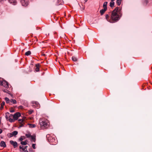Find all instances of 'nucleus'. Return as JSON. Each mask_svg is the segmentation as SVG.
<instances>
[{"label": "nucleus", "instance_id": "nucleus-1", "mask_svg": "<svg viewBox=\"0 0 152 152\" xmlns=\"http://www.w3.org/2000/svg\"><path fill=\"white\" fill-rule=\"evenodd\" d=\"M121 10V8L117 7L113 10L111 17L112 20L116 22L120 19V17L117 13L120 14Z\"/></svg>", "mask_w": 152, "mask_h": 152}, {"label": "nucleus", "instance_id": "nucleus-2", "mask_svg": "<svg viewBox=\"0 0 152 152\" xmlns=\"http://www.w3.org/2000/svg\"><path fill=\"white\" fill-rule=\"evenodd\" d=\"M47 120H40L39 121L40 125L41 127L44 128H46L48 125V122Z\"/></svg>", "mask_w": 152, "mask_h": 152}, {"label": "nucleus", "instance_id": "nucleus-3", "mask_svg": "<svg viewBox=\"0 0 152 152\" xmlns=\"http://www.w3.org/2000/svg\"><path fill=\"white\" fill-rule=\"evenodd\" d=\"M20 113L19 112H17L15 113L13 115V117L14 119L17 120L18 119V118L20 116Z\"/></svg>", "mask_w": 152, "mask_h": 152}, {"label": "nucleus", "instance_id": "nucleus-4", "mask_svg": "<svg viewBox=\"0 0 152 152\" xmlns=\"http://www.w3.org/2000/svg\"><path fill=\"white\" fill-rule=\"evenodd\" d=\"M2 86L7 88H8L9 87L8 83L5 80H3L2 81Z\"/></svg>", "mask_w": 152, "mask_h": 152}, {"label": "nucleus", "instance_id": "nucleus-5", "mask_svg": "<svg viewBox=\"0 0 152 152\" xmlns=\"http://www.w3.org/2000/svg\"><path fill=\"white\" fill-rule=\"evenodd\" d=\"M10 144L13 145L14 148H16L18 145V143L16 142H14L12 140H11L10 141Z\"/></svg>", "mask_w": 152, "mask_h": 152}, {"label": "nucleus", "instance_id": "nucleus-6", "mask_svg": "<svg viewBox=\"0 0 152 152\" xmlns=\"http://www.w3.org/2000/svg\"><path fill=\"white\" fill-rule=\"evenodd\" d=\"M18 134V132L17 131H15L12 132L11 133L9 134L10 135V137H11L13 136H15L17 135Z\"/></svg>", "mask_w": 152, "mask_h": 152}, {"label": "nucleus", "instance_id": "nucleus-7", "mask_svg": "<svg viewBox=\"0 0 152 152\" xmlns=\"http://www.w3.org/2000/svg\"><path fill=\"white\" fill-rule=\"evenodd\" d=\"M8 1L10 3L12 4L13 5H15L17 3L16 0H8Z\"/></svg>", "mask_w": 152, "mask_h": 152}, {"label": "nucleus", "instance_id": "nucleus-8", "mask_svg": "<svg viewBox=\"0 0 152 152\" xmlns=\"http://www.w3.org/2000/svg\"><path fill=\"white\" fill-rule=\"evenodd\" d=\"M0 146L4 148L6 146L5 142L3 141H1L0 142Z\"/></svg>", "mask_w": 152, "mask_h": 152}, {"label": "nucleus", "instance_id": "nucleus-9", "mask_svg": "<svg viewBox=\"0 0 152 152\" xmlns=\"http://www.w3.org/2000/svg\"><path fill=\"white\" fill-rule=\"evenodd\" d=\"M36 68L35 70L36 72H38L39 70V64H37L36 65Z\"/></svg>", "mask_w": 152, "mask_h": 152}, {"label": "nucleus", "instance_id": "nucleus-10", "mask_svg": "<svg viewBox=\"0 0 152 152\" xmlns=\"http://www.w3.org/2000/svg\"><path fill=\"white\" fill-rule=\"evenodd\" d=\"M107 10V9L104 8V9L101 10L100 11V12L101 14V15H103L105 12V11Z\"/></svg>", "mask_w": 152, "mask_h": 152}, {"label": "nucleus", "instance_id": "nucleus-11", "mask_svg": "<svg viewBox=\"0 0 152 152\" xmlns=\"http://www.w3.org/2000/svg\"><path fill=\"white\" fill-rule=\"evenodd\" d=\"M107 2H106V1L104 3L103 7L104 8H105V9H107Z\"/></svg>", "mask_w": 152, "mask_h": 152}, {"label": "nucleus", "instance_id": "nucleus-12", "mask_svg": "<svg viewBox=\"0 0 152 152\" xmlns=\"http://www.w3.org/2000/svg\"><path fill=\"white\" fill-rule=\"evenodd\" d=\"M114 2L113 1H111L110 3V6L111 7H113L114 6Z\"/></svg>", "mask_w": 152, "mask_h": 152}, {"label": "nucleus", "instance_id": "nucleus-13", "mask_svg": "<svg viewBox=\"0 0 152 152\" xmlns=\"http://www.w3.org/2000/svg\"><path fill=\"white\" fill-rule=\"evenodd\" d=\"M28 125L29 126V127L30 128H34L36 127V125L34 124H28Z\"/></svg>", "mask_w": 152, "mask_h": 152}, {"label": "nucleus", "instance_id": "nucleus-14", "mask_svg": "<svg viewBox=\"0 0 152 152\" xmlns=\"http://www.w3.org/2000/svg\"><path fill=\"white\" fill-rule=\"evenodd\" d=\"M72 59L74 61H77V58L75 56H73L72 57Z\"/></svg>", "mask_w": 152, "mask_h": 152}, {"label": "nucleus", "instance_id": "nucleus-15", "mask_svg": "<svg viewBox=\"0 0 152 152\" xmlns=\"http://www.w3.org/2000/svg\"><path fill=\"white\" fill-rule=\"evenodd\" d=\"M122 0H117L116 3L118 6H120Z\"/></svg>", "mask_w": 152, "mask_h": 152}, {"label": "nucleus", "instance_id": "nucleus-16", "mask_svg": "<svg viewBox=\"0 0 152 152\" xmlns=\"http://www.w3.org/2000/svg\"><path fill=\"white\" fill-rule=\"evenodd\" d=\"M31 141H33L34 142H35L36 141L35 137L32 136H31Z\"/></svg>", "mask_w": 152, "mask_h": 152}, {"label": "nucleus", "instance_id": "nucleus-17", "mask_svg": "<svg viewBox=\"0 0 152 152\" xmlns=\"http://www.w3.org/2000/svg\"><path fill=\"white\" fill-rule=\"evenodd\" d=\"M10 101L13 104H16L17 103V102L16 100L15 99H11L10 100Z\"/></svg>", "mask_w": 152, "mask_h": 152}, {"label": "nucleus", "instance_id": "nucleus-18", "mask_svg": "<svg viewBox=\"0 0 152 152\" xmlns=\"http://www.w3.org/2000/svg\"><path fill=\"white\" fill-rule=\"evenodd\" d=\"M9 115H10V113L8 112H7L6 113L5 117V118H6V119L8 120L9 119Z\"/></svg>", "mask_w": 152, "mask_h": 152}, {"label": "nucleus", "instance_id": "nucleus-19", "mask_svg": "<svg viewBox=\"0 0 152 152\" xmlns=\"http://www.w3.org/2000/svg\"><path fill=\"white\" fill-rule=\"evenodd\" d=\"M5 100L7 103H10V100L7 97H5Z\"/></svg>", "mask_w": 152, "mask_h": 152}, {"label": "nucleus", "instance_id": "nucleus-20", "mask_svg": "<svg viewBox=\"0 0 152 152\" xmlns=\"http://www.w3.org/2000/svg\"><path fill=\"white\" fill-rule=\"evenodd\" d=\"M31 54V52L29 50L28 51L26 52L25 53V55L27 56H28L30 55Z\"/></svg>", "mask_w": 152, "mask_h": 152}, {"label": "nucleus", "instance_id": "nucleus-21", "mask_svg": "<svg viewBox=\"0 0 152 152\" xmlns=\"http://www.w3.org/2000/svg\"><path fill=\"white\" fill-rule=\"evenodd\" d=\"M20 144L22 145H26L27 144V141H21L20 142Z\"/></svg>", "mask_w": 152, "mask_h": 152}, {"label": "nucleus", "instance_id": "nucleus-22", "mask_svg": "<svg viewBox=\"0 0 152 152\" xmlns=\"http://www.w3.org/2000/svg\"><path fill=\"white\" fill-rule=\"evenodd\" d=\"M49 140H50L51 142H53L55 140V138H52L51 137H50Z\"/></svg>", "mask_w": 152, "mask_h": 152}, {"label": "nucleus", "instance_id": "nucleus-23", "mask_svg": "<svg viewBox=\"0 0 152 152\" xmlns=\"http://www.w3.org/2000/svg\"><path fill=\"white\" fill-rule=\"evenodd\" d=\"M25 118H23L22 119H19L18 120V121H19V122L20 123H21L23 121H24Z\"/></svg>", "mask_w": 152, "mask_h": 152}, {"label": "nucleus", "instance_id": "nucleus-24", "mask_svg": "<svg viewBox=\"0 0 152 152\" xmlns=\"http://www.w3.org/2000/svg\"><path fill=\"white\" fill-rule=\"evenodd\" d=\"M15 119H14V118H13V119L11 118H9V121L10 122H14L15 121Z\"/></svg>", "mask_w": 152, "mask_h": 152}, {"label": "nucleus", "instance_id": "nucleus-25", "mask_svg": "<svg viewBox=\"0 0 152 152\" xmlns=\"http://www.w3.org/2000/svg\"><path fill=\"white\" fill-rule=\"evenodd\" d=\"M20 150H22L23 151H24L25 150V148H24L22 146H20L19 147Z\"/></svg>", "mask_w": 152, "mask_h": 152}, {"label": "nucleus", "instance_id": "nucleus-26", "mask_svg": "<svg viewBox=\"0 0 152 152\" xmlns=\"http://www.w3.org/2000/svg\"><path fill=\"white\" fill-rule=\"evenodd\" d=\"M148 3V0H144V4L145 5H146Z\"/></svg>", "mask_w": 152, "mask_h": 152}, {"label": "nucleus", "instance_id": "nucleus-27", "mask_svg": "<svg viewBox=\"0 0 152 152\" xmlns=\"http://www.w3.org/2000/svg\"><path fill=\"white\" fill-rule=\"evenodd\" d=\"M23 137H24V136H21L20 138L19 139V140L20 141H22L24 139L23 138Z\"/></svg>", "mask_w": 152, "mask_h": 152}, {"label": "nucleus", "instance_id": "nucleus-28", "mask_svg": "<svg viewBox=\"0 0 152 152\" xmlns=\"http://www.w3.org/2000/svg\"><path fill=\"white\" fill-rule=\"evenodd\" d=\"M26 136L27 138H29L31 136L30 134H26Z\"/></svg>", "mask_w": 152, "mask_h": 152}, {"label": "nucleus", "instance_id": "nucleus-29", "mask_svg": "<svg viewBox=\"0 0 152 152\" xmlns=\"http://www.w3.org/2000/svg\"><path fill=\"white\" fill-rule=\"evenodd\" d=\"M33 112V110H31L28 111V113L30 114H32Z\"/></svg>", "mask_w": 152, "mask_h": 152}, {"label": "nucleus", "instance_id": "nucleus-30", "mask_svg": "<svg viewBox=\"0 0 152 152\" xmlns=\"http://www.w3.org/2000/svg\"><path fill=\"white\" fill-rule=\"evenodd\" d=\"M5 104V102H2L1 103V106L2 107V108L3 107V105H4Z\"/></svg>", "mask_w": 152, "mask_h": 152}, {"label": "nucleus", "instance_id": "nucleus-31", "mask_svg": "<svg viewBox=\"0 0 152 152\" xmlns=\"http://www.w3.org/2000/svg\"><path fill=\"white\" fill-rule=\"evenodd\" d=\"M35 145H36L35 144H32V148H33L34 149H35L36 148Z\"/></svg>", "mask_w": 152, "mask_h": 152}, {"label": "nucleus", "instance_id": "nucleus-32", "mask_svg": "<svg viewBox=\"0 0 152 152\" xmlns=\"http://www.w3.org/2000/svg\"><path fill=\"white\" fill-rule=\"evenodd\" d=\"M2 91L4 92H7L8 90L6 89H4L2 90Z\"/></svg>", "mask_w": 152, "mask_h": 152}, {"label": "nucleus", "instance_id": "nucleus-33", "mask_svg": "<svg viewBox=\"0 0 152 152\" xmlns=\"http://www.w3.org/2000/svg\"><path fill=\"white\" fill-rule=\"evenodd\" d=\"M10 112L11 113H13L15 111V110L14 109H11L10 110Z\"/></svg>", "mask_w": 152, "mask_h": 152}, {"label": "nucleus", "instance_id": "nucleus-34", "mask_svg": "<svg viewBox=\"0 0 152 152\" xmlns=\"http://www.w3.org/2000/svg\"><path fill=\"white\" fill-rule=\"evenodd\" d=\"M13 115H11V114H10V115H9V118H11L12 117H13Z\"/></svg>", "mask_w": 152, "mask_h": 152}, {"label": "nucleus", "instance_id": "nucleus-35", "mask_svg": "<svg viewBox=\"0 0 152 152\" xmlns=\"http://www.w3.org/2000/svg\"><path fill=\"white\" fill-rule=\"evenodd\" d=\"M20 126H19V128L22 127L23 126V124L20 123Z\"/></svg>", "mask_w": 152, "mask_h": 152}, {"label": "nucleus", "instance_id": "nucleus-36", "mask_svg": "<svg viewBox=\"0 0 152 152\" xmlns=\"http://www.w3.org/2000/svg\"><path fill=\"white\" fill-rule=\"evenodd\" d=\"M108 17H109V15L108 14L106 15L105 18L107 19V18H108Z\"/></svg>", "mask_w": 152, "mask_h": 152}, {"label": "nucleus", "instance_id": "nucleus-37", "mask_svg": "<svg viewBox=\"0 0 152 152\" xmlns=\"http://www.w3.org/2000/svg\"><path fill=\"white\" fill-rule=\"evenodd\" d=\"M2 81H0V85H2Z\"/></svg>", "mask_w": 152, "mask_h": 152}, {"label": "nucleus", "instance_id": "nucleus-38", "mask_svg": "<svg viewBox=\"0 0 152 152\" xmlns=\"http://www.w3.org/2000/svg\"><path fill=\"white\" fill-rule=\"evenodd\" d=\"M23 151H24L23 152H28V151L27 150H25Z\"/></svg>", "mask_w": 152, "mask_h": 152}, {"label": "nucleus", "instance_id": "nucleus-39", "mask_svg": "<svg viewBox=\"0 0 152 152\" xmlns=\"http://www.w3.org/2000/svg\"><path fill=\"white\" fill-rule=\"evenodd\" d=\"M28 3H27L26 4H23V5L24 6H27V5H28Z\"/></svg>", "mask_w": 152, "mask_h": 152}, {"label": "nucleus", "instance_id": "nucleus-40", "mask_svg": "<svg viewBox=\"0 0 152 152\" xmlns=\"http://www.w3.org/2000/svg\"><path fill=\"white\" fill-rule=\"evenodd\" d=\"M2 132V130L1 129H0V134Z\"/></svg>", "mask_w": 152, "mask_h": 152}, {"label": "nucleus", "instance_id": "nucleus-41", "mask_svg": "<svg viewBox=\"0 0 152 152\" xmlns=\"http://www.w3.org/2000/svg\"><path fill=\"white\" fill-rule=\"evenodd\" d=\"M27 146H26L24 148H25V149H26V148H27Z\"/></svg>", "mask_w": 152, "mask_h": 152}, {"label": "nucleus", "instance_id": "nucleus-42", "mask_svg": "<svg viewBox=\"0 0 152 152\" xmlns=\"http://www.w3.org/2000/svg\"><path fill=\"white\" fill-rule=\"evenodd\" d=\"M88 0H85V2H86Z\"/></svg>", "mask_w": 152, "mask_h": 152}, {"label": "nucleus", "instance_id": "nucleus-43", "mask_svg": "<svg viewBox=\"0 0 152 152\" xmlns=\"http://www.w3.org/2000/svg\"><path fill=\"white\" fill-rule=\"evenodd\" d=\"M45 55V54H44L43 55Z\"/></svg>", "mask_w": 152, "mask_h": 152}]
</instances>
